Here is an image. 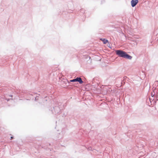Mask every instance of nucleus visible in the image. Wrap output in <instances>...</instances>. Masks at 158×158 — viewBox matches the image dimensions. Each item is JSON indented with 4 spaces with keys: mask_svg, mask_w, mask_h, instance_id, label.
I'll return each instance as SVG.
<instances>
[{
    "mask_svg": "<svg viewBox=\"0 0 158 158\" xmlns=\"http://www.w3.org/2000/svg\"><path fill=\"white\" fill-rule=\"evenodd\" d=\"M116 53L118 56L121 57L126 58L129 59H131L132 57L127 54L126 53L120 50H118L116 51Z\"/></svg>",
    "mask_w": 158,
    "mask_h": 158,
    "instance_id": "obj_1",
    "label": "nucleus"
},
{
    "mask_svg": "<svg viewBox=\"0 0 158 158\" xmlns=\"http://www.w3.org/2000/svg\"><path fill=\"white\" fill-rule=\"evenodd\" d=\"M70 81L72 82L78 81L80 84H82L83 82L80 77H77L76 79L70 80Z\"/></svg>",
    "mask_w": 158,
    "mask_h": 158,
    "instance_id": "obj_2",
    "label": "nucleus"
},
{
    "mask_svg": "<svg viewBox=\"0 0 158 158\" xmlns=\"http://www.w3.org/2000/svg\"><path fill=\"white\" fill-rule=\"evenodd\" d=\"M138 0H132L131 1V5L132 7H134L138 3Z\"/></svg>",
    "mask_w": 158,
    "mask_h": 158,
    "instance_id": "obj_3",
    "label": "nucleus"
},
{
    "mask_svg": "<svg viewBox=\"0 0 158 158\" xmlns=\"http://www.w3.org/2000/svg\"><path fill=\"white\" fill-rule=\"evenodd\" d=\"M100 40H101L102 41H103V43L104 44H106L108 42V40H106L105 39H101Z\"/></svg>",
    "mask_w": 158,
    "mask_h": 158,
    "instance_id": "obj_4",
    "label": "nucleus"
},
{
    "mask_svg": "<svg viewBox=\"0 0 158 158\" xmlns=\"http://www.w3.org/2000/svg\"><path fill=\"white\" fill-rule=\"evenodd\" d=\"M156 97V100H158V92L157 93Z\"/></svg>",
    "mask_w": 158,
    "mask_h": 158,
    "instance_id": "obj_5",
    "label": "nucleus"
},
{
    "mask_svg": "<svg viewBox=\"0 0 158 158\" xmlns=\"http://www.w3.org/2000/svg\"><path fill=\"white\" fill-rule=\"evenodd\" d=\"M151 95H152V97H153L154 95V94H153L152 93Z\"/></svg>",
    "mask_w": 158,
    "mask_h": 158,
    "instance_id": "obj_6",
    "label": "nucleus"
},
{
    "mask_svg": "<svg viewBox=\"0 0 158 158\" xmlns=\"http://www.w3.org/2000/svg\"><path fill=\"white\" fill-rule=\"evenodd\" d=\"M13 137H11V139H12L13 138Z\"/></svg>",
    "mask_w": 158,
    "mask_h": 158,
    "instance_id": "obj_7",
    "label": "nucleus"
},
{
    "mask_svg": "<svg viewBox=\"0 0 158 158\" xmlns=\"http://www.w3.org/2000/svg\"><path fill=\"white\" fill-rule=\"evenodd\" d=\"M10 96L11 97H12V95H11Z\"/></svg>",
    "mask_w": 158,
    "mask_h": 158,
    "instance_id": "obj_8",
    "label": "nucleus"
}]
</instances>
